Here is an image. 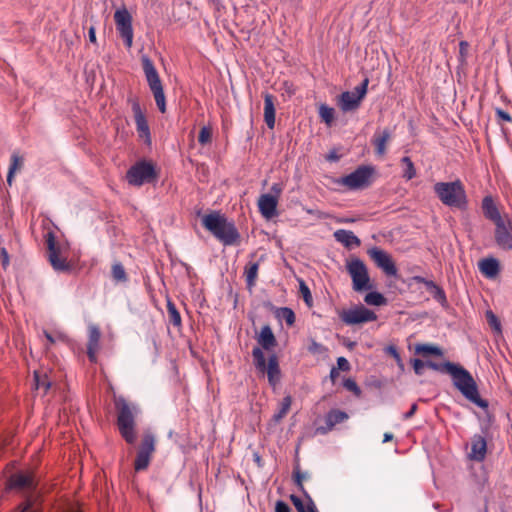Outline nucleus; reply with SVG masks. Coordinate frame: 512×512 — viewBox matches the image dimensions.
Segmentation results:
<instances>
[{"label":"nucleus","instance_id":"35","mask_svg":"<svg viewBox=\"0 0 512 512\" xmlns=\"http://www.w3.org/2000/svg\"><path fill=\"white\" fill-rule=\"evenodd\" d=\"M34 380L36 389H42L44 393H47L51 387V382L49 381L48 376L45 373L42 374L38 371H35Z\"/></svg>","mask_w":512,"mask_h":512},{"label":"nucleus","instance_id":"13","mask_svg":"<svg viewBox=\"0 0 512 512\" xmlns=\"http://www.w3.org/2000/svg\"><path fill=\"white\" fill-rule=\"evenodd\" d=\"M369 254L376 265L381 268L384 273L388 276H396L397 268L395 263L393 262L391 256L378 248H373L369 251Z\"/></svg>","mask_w":512,"mask_h":512},{"label":"nucleus","instance_id":"8","mask_svg":"<svg viewBox=\"0 0 512 512\" xmlns=\"http://www.w3.org/2000/svg\"><path fill=\"white\" fill-rule=\"evenodd\" d=\"M157 178L154 165L151 162L139 161L133 165L126 174V179L130 185L141 186L144 183H150Z\"/></svg>","mask_w":512,"mask_h":512},{"label":"nucleus","instance_id":"36","mask_svg":"<svg viewBox=\"0 0 512 512\" xmlns=\"http://www.w3.org/2000/svg\"><path fill=\"white\" fill-rule=\"evenodd\" d=\"M151 458V456L137 451V455L134 461L135 471L139 472L147 469L150 464Z\"/></svg>","mask_w":512,"mask_h":512},{"label":"nucleus","instance_id":"52","mask_svg":"<svg viewBox=\"0 0 512 512\" xmlns=\"http://www.w3.org/2000/svg\"><path fill=\"white\" fill-rule=\"evenodd\" d=\"M342 157V154L338 153V150H331L326 156L325 159L329 162H336Z\"/></svg>","mask_w":512,"mask_h":512},{"label":"nucleus","instance_id":"1","mask_svg":"<svg viewBox=\"0 0 512 512\" xmlns=\"http://www.w3.org/2000/svg\"><path fill=\"white\" fill-rule=\"evenodd\" d=\"M426 367L448 373L452 376L455 387L465 396L466 399L476 404L481 408L488 407V401L480 397L477 384L472 375L462 366L452 363H436L433 361H426Z\"/></svg>","mask_w":512,"mask_h":512},{"label":"nucleus","instance_id":"9","mask_svg":"<svg viewBox=\"0 0 512 512\" xmlns=\"http://www.w3.org/2000/svg\"><path fill=\"white\" fill-rule=\"evenodd\" d=\"M114 20L118 33L124 39L125 46L131 48L133 44V28L130 13L125 8L117 10L114 13Z\"/></svg>","mask_w":512,"mask_h":512},{"label":"nucleus","instance_id":"30","mask_svg":"<svg viewBox=\"0 0 512 512\" xmlns=\"http://www.w3.org/2000/svg\"><path fill=\"white\" fill-rule=\"evenodd\" d=\"M370 292L367 293L364 297V302L367 305L370 306H384L387 304V298L377 291L369 290Z\"/></svg>","mask_w":512,"mask_h":512},{"label":"nucleus","instance_id":"58","mask_svg":"<svg viewBox=\"0 0 512 512\" xmlns=\"http://www.w3.org/2000/svg\"><path fill=\"white\" fill-rule=\"evenodd\" d=\"M88 36H89V41L91 43H96V30H95V27L91 26L88 30Z\"/></svg>","mask_w":512,"mask_h":512},{"label":"nucleus","instance_id":"39","mask_svg":"<svg viewBox=\"0 0 512 512\" xmlns=\"http://www.w3.org/2000/svg\"><path fill=\"white\" fill-rule=\"evenodd\" d=\"M334 237L338 242L344 244L345 247L349 248L352 245V232L350 231L337 230L334 233Z\"/></svg>","mask_w":512,"mask_h":512},{"label":"nucleus","instance_id":"3","mask_svg":"<svg viewBox=\"0 0 512 512\" xmlns=\"http://www.w3.org/2000/svg\"><path fill=\"white\" fill-rule=\"evenodd\" d=\"M10 488L18 489L23 492H30L26 499L18 506L16 512H41V502L39 495L34 491L36 481L32 473H16L9 479ZM66 512H80L77 509H70Z\"/></svg>","mask_w":512,"mask_h":512},{"label":"nucleus","instance_id":"43","mask_svg":"<svg viewBox=\"0 0 512 512\" xmlns=\"http://www.w3.org/2000/svg\"><path fill=\"white\" fill-rule=\"evenodd\" d=\"M486 320L491 328H493L496 332H501V323L498 317L491 311H486Z\"/></svg>","mask_w":512,"mask_h":512},{"label":"nucleus","instance_id":"50","mask_svg":"<svg viewBox=\"0 0 512 512\" xmlns=\"http://www.w3.org/2000/svg\"><path fill=\"white\" fill-rule=\"evenodd\" d=\"M337 369L341 371H349L350 370V363L345 357H339L337 359Z\"/></svg>","mask_w":512,"mask_h":512},{"label":"nucleus","instance_id":"41","mask_svg":"<svg viewBox=\"0 0 512 512\" xmlns=\"http://www.w3.org/2000/svg\"><path fill=\"white\" fill-rule=\"evenodd\" d=\"M212 141V128L208 126H203L198 135V142L204 146Z\"/></svg>","mask_w":512,"mask_h":512},{"label":"nucleus","instance_id":"38","mask_svg":"<svg viewBox=\"0 0 512 512\" xmlns=\"http://www.w3.org/2000/svg\"><path fill=\"white\" fill-rule=\"evenodd\" d=\"M276 315L278 318L285 320L289 326L293 325L295 322V314L293 310L288 307L279 308Z\"/></svg>","mask_w":512,"mask_h":512},{"label":"nucleus","instance_id":"56","mask_svg":"<svg viewBox=\"0 0 512 512\" xmlns=\"http://www.w3.org/2000/svg\"><path fill=\"white\" fill-rule=\"evenodd\" d=\"M342 320L346 323L351 325L352 324V310L344 311L342 315Z\"/></svg>","mask_w":512,"mask_h":512},{"label":"nucleus","instance_id":"7","mask_svg":"<svg viewBox=\"0 0 512 512\" xmlns=\"http://www.w3.org/2000/svg\"><path fill=\"white\" fill-rule=\"evenodd\" d=\"M253 364L256 370L262 374L267 375L268 382L271 386L275 387L281 378L278 358L275 354L271 355L266 362L264 352L260 347H254L252 350Z\"/></svg>","mask_w":512,"mask_h":512},{"label":"nucleus","instance_id":"11","mask_svg":"<svg viewBox=\"0 0 512 512\" xmlns=\"http://www.w3.org/2000/svg\"><path fill=\"white\" fill-rule=\"evenodd\" d=\"M374 288L375 285L370 280L365 264L360 259L354 258V290L360 292Z\"/></svg>","mask_w":512,"mask_h":512},{"label":"nucleus","instance_id":"59","mask_svg":"<svg viewBox=\"0 0 512 512\" xmlns=\"http://www.w3.org/2000/svg\"><path fill=\"white\" fill-rule=\"evenodd\" d=\"M1 254H2V265L4 267H6L9 264V255L5 248L1 249Z\"/></svg>","mask_w":512,"mask_h":512},{"label":"nucleus","instance_id":"28","mask_svg":"<svg viewBox=\"0 0 512 512\" xmlns=\"http://www.w3.org/2000/svg\"><path fill=\"white\" fill-rule=\"evenodd\" d=\"M349 419V415L341 410H331L326 416V424L329 429H332L335 425L343 423Z\"/></svg>","mask_w":512,"mask_h":512},{"label":"nucleus","instance_id":"16","mask_svg":"<svg viewBox=\"0 0 512 512\" xmlns=\"http://www.w3.org/2000/svg\"><path fill=\"white\" fill-rule=\"evenodd\" d=\"M494 238L500 248L512 250V234L508 230L504 220L495 224Z\"/></svg>","mask_w":512,"mask_h":512},{"label":"nucleus","instance_id":"55","mask_svg":"<svg viewBox=\"0 0 512 512\" xmlns=\"http://www.w3.org/2000/svg\"><path fill=\"white\" fill-rule=\"evenodd\" d=\"M469 44L466 41H461L459 43V53L462 58H464L468 52Z\"/></svg>","mask_w":512,"mask_h":512},{"label":"nucleus","instance_id":"31","mask_svg":"<svg viewBox=\"0 0 512 512\" xmlns=\"http://www.w3.org/2000/svg\"><path fill=\"white\" fill-rule=\"evenodd\" d=\"M292 404L290 395L285 396L279 406V410L274 414L273 419L275 422H280L289 412Z\"/></svg>","mask_w":512,"mask_h":512},{"label":"nucleus","instance_id":"21","mask_svg":"<svg viewBox=\"0 0 512 512\" xmlns=\"http://www.w3.org/2000/svg\"><path fill=\"white\" fill-rule=\"evenodd\" d=\"M264 121L270 129L274 128V126H275L274 96L269 93L264 94Z\"/></svg>","mask_w":512,"mask_h":512},{"label":"nucleus","instance_id":"46","mask_svg":"<svg viewBox=\"0 0 512 512\" xmlns=\"http://www.w3.org/2000/svg\"><path fill=\"white\" fill-rule=\"evenodd\" d=\"M300 293L304 299V301L310 305L312 302V295L308 288V286L304 283V281H300Z\"/></svg>","mask_w":512,"mask_h":512},{"label":"nucleus","instance_id":"64","mask_svg":"<svg viewBox=\"0 0 512 512\" xmlns=\"http://www.w3.org/2000/svg\"><path fill=\"white\" fill-rule=\"evenodd\" d=\"M343 386L348 390V391H352V379L351 378H347L344 380L343 382Z\"/></svg>","mask_w":512,"mask_h":512},{"label":"nucleus","instance_id":"45","mask_svg":"<svg viewBox=\"0 0 512 512\" xmlns=\"http://www.w3.org/2000/svg\"><path fill=\"white\" fill-rule=\"evenodd\" d=\"M308 478L307 473H302L299 470L294 472V480L299 489L304 493V495L309 498V495L305 492L303 487V481Z\"/></svg>","mask_w":512,"mask_h":512},{"label":"nucleus","instance_id":"12","mask_svg":"<svg viewBox=\"0 0 512 512\" xmlns=\"http://www.w3.org/2000/svg\"><path fill=\"white\" fill-rule=\"evenodd\" d=\"M377 177V170L372 165H360L354 170V189H366Z\"/></svg>","mask_w":512,"mask_h":512},{"label":"nucleus","instance_id":"37","mask_svg":"<svg viewBox=\"0 0 512 512\" xmlns=\"http://www.w3.org/2000/svg\"><path fill=\"white\" fill-rule=\"evenodd\" d=\"M319 116L323 122L330 126L334 120V109L322 104L319 107Z\"/></svg>","mask_w":512,"mask_h":512},{"label":"nucleus","instance_id":"6","mask_svg":"<svg viewBox=\"0 0 512 512\" xmlns=\"http://www.w3.org/2000/svg\"><path fill=\"white\" fill-rule=\"evenodd\" d=\"M141 64L146 81L153 94L156 105L161 113H165L166 97L158 71L152 60L147 55H142Z\"/></svg>","mask_w":512,"mask_h":512},{"label":"nucleus","instance_id":"47","mask_svg":"<svg viewBox=\"0 0 512 512\" xmlns=\"http://www.w3.org/2000/svg\"><path fill=\"white\" fill-rule=\"evenodd\" d=\"M412 365H413L414 372L417 375H422L423 369H424V367H426V362L422 361L421 359L415 358L412 360Z\"/></svg>","mask_w":512,"mask_h":512},{"label":"nucleus","instance_id":"14","mask_svg":"<svg viewBox=\"0 0 512 512\" xmlns=\"http://www.w3.org/2000/svg\"><path fill=\"white\" fill-rule=\"evenodd\" d=\"M101 332L97 325L90 324L88 326V342H87V355L91 362L97 361V353L100 348Z\"/></svg>","mask_w":512,"mask_h":512},{"label":"nucleus","instance_id":"40","mask_svg":"<svg viewBox=\"0 0 512 512\" xmlns=\"http://www.w3.org/2000/svg\"><path fill=\"white\" fill-rule=\"evenodd\" d=\"M338 106L344 111L352 110V93L349 91L343 92L339 98Z\"/></svg>","mask_w":512,"mask_h":512},{"label":"nucleus","instance_id":"51","mask_svg":"<svg viewBox=\"0 0 512 512\" xmlns=\"http://www.w3.org/2000/svg\"><path fill=\"white\" fill-rule=\"evenodd\" d=\"M496 115L498 117L499 120L501 121H505V122H511L512 121V118L510 116V114L500 108H497L496 109Z\"/></svg>","mask_w":512,"mask_h":512},{"label":"nucleus","instance_id":"15","mask_svg":"<svg viewBox=\"0 0 512 512\" xmlns=\"http://www.w3.org/2000/svg\"><path fill=\"white\" fill-rule=\"evenodd\" d=\"M278 199L272 194H262L258 199V208L261 215L266 219H271L277 215Z\"/></svg>","mask_w":512,"mask_h":512},{"label":"nucleus","instance_id":"63","mask_svg":"<svg viewBox=\"0 0 512 512\" xmlns=\"http://www.w3.org/2000/svg\"><path fill=\"white\" fill-rule=\"evenodd\" d=\"M308 499L310 500V503L307 505L305 512H318L311 498L309 497Z\"/></svg>","mask_w":512,"mask_h":512},{"label":"nucleus","instance_id":"48","mask_svg":"<svg viewBox=\"0 0 512 512\" xmlns=\"http://www.w3.org/2000/svg\"><path fill=\"white\" fill-rule=\"evenodd\" d=\"M386 351L389 355H391L396 360L398 365L403 366L401 356L395 346H393V345L388 346L386 348Z\"/></svg>","mask_w":512,"mask_h":512},{"label":"nucleus","instance_id":"61","mask_svg":"<svg viewBox=\"0 0 512 512\" xmlns=\"http://www.w3.org/2000/svg\"><path fill=\"white\" fill-rule=\"evenodd\" d=\"M342 183L346 186H348L349 188H352V173L346 175L345 177L342 178Z\"/></svg>","mask_w":512,"mask_h":512},{"label":"nucleus","instance_id":"54","mask_svg":"<svg viewBox=\"0 0 512 512\" xmlns=\"http://www.w3.org/2000/svg\"><path fill=\"white\" fill-rule=\"evenodd\" d=\"M340 371L341 370L337 369L336 367H332L330 374H329V379L331 380L332 384H336V382L340 376Z\"/></svg>","mask_w":512,"mask_h":512},{"label":"nucleus","instance_id":"26","mask_svg":"<svg viewBox=\"0 0 512 512\" xmlns=\"http://www.w3.org/2000/svg\"><path fill=\"white\" fill-rule=\"evenodd\" d=\"M155 450H156L155 436L150 432L145 433L141 439V443H140L137 451L140 453L147 454L152 457Z\"/></svg>","mask_w":512,"mask_h":512},{"label":"nucleus","instance_id":"20","mask_svg":"<svg viewBox=\"0 0 512 512\" xmlns=\"http://www.w3.org/2000/svg\"><path fill=\"white\" fill-rule=\"evenodd\" d=\"M487 452V443L483 436L474 435L471 442L470 459L481 462L485 459Z\"/></svg>","mask_w":512,"mask_h":512},{"label":"nucleus","instance_id":"34","mask_svg":"<svg viewBox=\"0 0 512 512\" xmlns=\"http://www.w3.org/2000/svg\"><path fill=\"white\" fill-rule=\"evenodd\" d=\"M23 158L18 154L14 153L11 156V163L7 175V182L11 185L13 175L16 171L20 170L23 167Z\"/></svg>","mask_w":512,"mask_h":512},{"label":"nucleus","instance_id":"23","mask_svg":"<svg viewBox=\"0 0 512 512\" xmlns=\"http://www.w3.org/2000/svg\"><path fill=\"white\" fill-rule=\"evenodd\" d=\"M479 269L486 277L494 278L500 272V265L495 258H485L479 262Z\"/></svg>","mask_w":512,"mask_h":512},{"label":"nucleus","instance_id":"60","mask_svg":"<svg viewBox=\"0 0 512 512\" xmlns=\"http://www.w3.org/2000/svg\"><path fill=\"white\" fill-rule=\"evenodd\" d=\"M271 191L274 193L273 196H276L277 198L279 197V195L281 194L282 192V188H281V185L280 184H273L272 187H271Z\"/></svg>","mask_w":512,"mask_h":512},{"label":"nucleus","instance_id":"18","mask_svg":"<svg viewBox=\"0 0 512 512\" xmlns=\"http://www.w3.org/2000/svg\"><path fill=\"white\" fill-rule=\"evenodd\" d=\"M481 208L484 217L494 224L503 221L500 211L491 195H487L482 199Z\"/></svg>","mask_w":512,"mask_h":512},{"label":"nucleus","instance_id":"25","mask_svg":"<svg viewBox=\"0 0 512 512\" xmlns=\"http://www.w3.org/2000/svg\"><path fill=\"white\" fill-rule=\"evenodd\" d=\"M390 138L391 133L389 129L383 130L381 134H375L372 142L375 146V152L378 156H383L386 153V145Z\"/></svg>","mask_w":512,"mask_h":512},{"label":"nucleus","instance_id":"32","mask_svg":"<svg viewBox=\"0 0 512 512\" xmlns=\"http://www.w3.org/2000/svg\"><path fill=\"white\" fill-rule=\"evenodd\" d=\"M368 84L369 79L368 77H365L362 83L356 88H354V111L360 106L361 100L366 95Z\"/></svg>","mask_w":512,"mask_h":512},{"label":"nucleus","instance_id":"57","mask_svg":"<svg viewBox=\"0 0 512 512\" xmlns=\"http://www.w3.org/2000/svg\"><path fill=\"white\" fill-rule=\"evenodd\" d=\"M417 408H418V406L416 403L412 404L410 410L404 414V418L405 419L411 418L416 413Z\"/></svg>","mask_w":512,"mask_h":512},{"label":"nucleus","instance_id":"33","mask_svg":"<svg viewBox=\"0 0 512 512\" xmlns=\"http://www.w3.org/2000/svg\"><path fill=\"white\" fill-rule=\"evenodd\" d=\"M415 353L421 354L422 356L435 355L442 356V350L437 346H432L429 344H417L415 346Z\"/></svg>","mask_w":512,"mask_h":512},{"label":"nucleus","instance_id":"4","mask_svg":"<svg viewBox=\"0 0 512 512\" xmlns=\"http://www.w3.org/2000/svg\"><path fill=\"white\" fill-rule=\"evenodd\" d=\"M434 193L446 206L464 211L468 207V198L464 185L460 180L437 182L433 186Z\"/></svg>","mask_w":512,"mask_h":512},{"label":"nucleus","instance_id":"44","mask_svg":"<svg viewBox=\"0 0 512 512\" xmlns=\"http://www.w3.org/2000/svg\"><path fill=\"white\" fill-rule=\"evenodd\" d=\"M402 162L406 165V170L404 173V177H406L408 180L414 178L416 176V170L414 167V164L410 157L405 156L402 158Z\"/></svg>","mask_w":512,"mask_h":512},{"label":"nucleus","instance_id":"29","mask_svg":"<svg viewBox=\"0 0 512 512\" xmlns=\"http://www.w3.org/2000/svg\"><path fill=\"white\" fill-rule=\"evenodd\" d=\"M167 316L168 321L172 325H174L177 328H180L182 326V319L181 315L176 307V305L172 302L170 298H167Z\"/></svg>","mask_w":512,"mask_h":512},{"label":"nucleus","instance_id":"22","mask_svg":"<svg viewBox=\"0 0 512 512\" xmlns=\"http://www.w3.org/2000/svg\"><path fill=\"white\" fill-rule=\"evenodd\" d=\"M377 318L376 313L364 305L354 306V324L376 321Z\"/></svg>","mask_w":512,"mask_h":512},{"label":"nucleus","instance_id":"49","mask_svg":"<svg viewBox=\"0 0 512 512\" xmlns=\"http://www.w3.org/2000/svg\"><path fill=\"white\" fill-rule=\"evenodd\" d=\"M290 500L291 502L293 503V505L295 506V508L297 509L298 512H305L307 507L304 506L302 500L296 496V495H291L290 496Z\"/></svg>","mask_w":512,"mask_h":512},{"label":"nucleus","instance_id":"24","mask_svg":"<svg viewBox=\"0 0 512 512\" xmlns=\"http://www.w3.org/2000/svg\"><path fill=\"white\" fill-rule=\"evenodd\" d=\"M257 341L259 345L265 350H271L277 344L273 331L268 325H265L261 328Z\"/></svg>","mask_w":512,"mask_h":512},{"label":"nucleus","instance_id":"53","mask_svg":"<svg viewBox=\"0 0 512 512\" xmlns=\"http://www.w3.org/2000/svg\"><path fill=\"white\" fill-rule=\"evenodd\" d=\"M275 512H291V508L284 501H277L275 505Z\"/></svg>","mask_w":512,"mask_h":512},{"label":"nucleus","instance_id":"19","mask_svg":"<svg viewBox=\"0 0 512 512\" xmlns=\"http://www.w3.org/2000/svg\"><path fill=\"white\" fill-rule=\"evenodd\" d=\"M413 280L417 283L425 285L426 290L432 295V297L441 303L442 305L447 303V298L444 290L432 280H427L422 276H415Z\"/></svg>","mask_w":512,"mask_h":512},{"label":"nucleus","instance_id":"42","mask_svg":"<svg viewBox=\"0 0 512 512\" xmlns=\"http://www.w3.org/2000/svg\"><path fill=\"white\" fill-rule=\"evenodd\" d=\"M112 277L119 282H125L127 280L125 269L121 263H115L112 266Z\"/></svg>","mask_w":512,"mask_h":512},{"label":"nucleus","instance_id":"2","mask_svg":"<svg viewBox=\"0 0 512 512\" xmlns=\"http://www.w3.org/2000/svg\"><path fill=\"white\" fill-rule=\"evenodd\" d=\"M203 227L226 246L236 244L240 234L232 221L220 211H212L201 219Z\"/></svg>","mask_w":512,"mask_h":512},{"label":"nucleus","instance_id":"62","mask_svg":"<svg viewBox=\"0 0 512 512\" xmlns=\"http://www.w3.org/2000/svg\"><path fill=\"white\" fill-rule=\"evenodd\" d=\"M345 268H346V271L348 272V274L352 277V270H353L352 259H349V258L346 259Z\"/></svg>","mask_w":512,"mask_h":512},{"label":"nucleus","instance_id":"17","mask_svg":"<svg viewBox=\"0 0 512 512\" xmlns=\"http://www.w3.org/2000/svg\"><path fill=\"white\" fill-rule=\"evenodd\" d=\"M131 108L134 115V120L136 124L137 131L139 132L141 137H150L149 125L147 123L146 117L141 109V106L137 100L131 101Z\"/></svg>","mask_w":512,"mask_h":512},{"label":"nucleus","instance_id":"27","mask_svg":"<svg viewBox=\"0 0 512 512\" xmlns=\"http://www.w3.org/2000/svg\"><path fill=\"white\" fill-rule=\"evenodd\" d=\"M258 271H259V263L257 262H249L244 269V275L245 280L247 284L248 289H252L255 284L258 277Z\"/></svg>","mask_w":512,"mask_h":512},{"label":"nucleus","instance_id":"10","mask_svg":"<svg viewBox=\"0 0 512 512\" xmlns=\"http://www.w3.org/2000/svg\"><path fill=\"white\" fill-rule=\"evenodd\" d=\"M46 244L47 257L53 269L61 272L68 271L70 265L67 263L66 258L60 255V247L57 245L52 232L46 234Z\"/></svg>","mask_w":512,"mask_h":512},{"label":"nucleus","instance_id":"5","mask_svg":"<svg viewBox=\"0 0 512 512\" xmlns=\"http://www.w3.org/2000/svg\"><path fill=\"white\" fill-rule=\"evenodd\" d=\"M115 408L117 410L119 432L128 444H133L136 440L135 417L137 415V408L123 397L115 399Z\"/></svg>","mask_w":512,"mask_h":512}]
</instances>
